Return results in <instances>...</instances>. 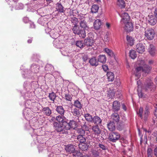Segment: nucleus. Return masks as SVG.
<instances>
[{
  "mask_svg": "<svg viewBox=\"0 0 157 157\" xmlns=\"http://www.w3.org/2000/svg\"><path fill=\"white\" fill-rule=\"evenodd\" d=\"M140 64L141 66L137 67L135 69L134 74H135L137 78H139L140 75L141 71L145 73H148L151 69V67L145 63L144 60H141L140 63H138Z\"/></svg>",
  "mask_w": 157,
  "mask_h": 157,
  "instance_id": "nucleus-1",
  "label": "nucleus"
},
{
  "mask_svg": "<svg viewBox=\"0 0 157 157\" xmlns=\"http://www.w3.org/2000/svg\"><path fill=\"white\" fill-rule=\"evenodd\" d=\"M155 88V86L152 81L150 79H147L145 83L142 86L141 91L140 93L138 92V96L139 97H144V95L143 93V91H153Z\"/></svg>",
  "mask_w": 157,
  "mask_h": 157,
  "instance_id": "nucleus-2",
  "label": "nucleus"
},
{
  "mask_svg": "<svg viewBox=\"0 0 157 157\" xmlns=\"http://www.w3.org/2000/svg\"><path fill=\"white\" fill-rule=\"evenodd\" d=\"M71 21L74 25L72 26V30L73 33L75 35L82 36L85 34V32L83 30H82L80 27L78 25V19L75 17H73L71 18Z\"/></svg>",
  "mask_w": 157,
  "mask_h": 157,
  "instance_id": "nucleus-3",
  "label": "nucleus"
},
{
  "mask_svg": "<svg viewBox=\"0 0 157 157\" xmlns=\"http://www.w3.org/2000/svg\"><path fill=\"white\" fill-rule=\"evenodd\" d=\"M65 124L56 122L53 124L55 130L58 132L63 134H66L67 133Z\"/></svg>",
  "mask_w": 157,
  "mask_h": 157,
  "instance_id": "nucleus-4",
  "label": "nucleus"
},
{
  "mask_svg": "<svg viewBox=\"0 0 157 157\" xmlns=\"http://www.w3.org/2000/svg\"><path fill=\"white\" fill-rule=\"evenodd\" d=\"M155 33L153 29L152 28H148L145 29V36L149 40H151L154 38Z\"/></svg>",
  "mask_w": 157,
  "mask_h": 157,
  "instance_id": "nucleus-5",
  "label": "nucleus"
},
{
  "mask_svg": "<svg viewBox=\"0 0 157 157\" xmlns=\"http://www.w3.org/2000/svg\"><path fill=\"white\" fill-rule=\"evenodd\" d=\"M58 27H56L53 29L51 30L48 28L45 29L46 33H49L53 38H56L58 36L59 31L56 30L58 29Z\"/></svg>",
  "mask_w": 157,
  "mask_h": 157,
  "instance_id": "nucleus-6",
  "label": "nucleus"
},
{
  "mask_svg": "<svg viewBox=\"0 0 157 157\" xmlns=\"http://www.w3.org/2000/svg\"><path fill=\"white\" fill-rule=\"evenodd\" d=\"M79 24L80 25V27L82 30H83L85 32V34H84V36H79L81 38L84 39L86 36V33L85 30H87L89 29V27L87 25V23L86 21L84 19L83 20H81L79 22Z\"/></svg>",
  "mask_w": 157,
  "mask_h": 157,
  "instance_id": "nucleus-7",
  "label": "nucleus"
},
{
  "mask_svg": "<svg viewBox=\"0 0 157 157\" xmlns=\"http://www.w3.org/2000/svg\"><path fill=\"white\" fill-rule=\"evenodd\" d=\"M120 134L119 133L117 132H112L109 134V139L110 141L115 142L120 139Z\"/></svg>",
  "mask_w": 157,
  "mask_h": 157,
  "instance_id": "nucleus-8",
  "label": "nucleus"
},
{
  "mask_svg": "<svg viewBox=\"0 0 157 157\" xmlns=\"http://www.w3.org/2000/svg\"><path fill=\"white\" fill-rule=\"evenodd\" d=\"M145 44L141 43H139L137 44L136 46V49L137 52L139 53H142L145 50Z\"/></svg>",
  "mask_w": 157,
  "mask_h": 157,
  "instance_id": "nucleus-9",
  "label": "nucleus"
},
{
  "mask_svg": "<svg viewBox=\"0 0 157 157\" xmlns=\"http://www.w3.org/2000/svg\"><path fill=\"white\" fill-rule=\"evenodd\" d=\"M120 15L122 18L121 20V22H123L124 23H125V22L129 21L130 17L127 13L124 12L121 14H120Z\"/></svg>",
  "mask_w": 157,
  "mask_h": 157,
  "instance_id": "nucleus-10",
  "label": "nucleus"
},
{
  "mask_svg": "<svg viewBox=\"0 0 157 157\" xmlns=\"http://www.w3.org/2000/svg\"><path fill=\"white\" fill-rule=\"evenodd\" d=\"M65 125L67 131L71 128H74L76 125V122L74 120H71L69 123H67H67H65Z\"/></svg>",
  "mask_w": 157,
  "mask_h": 157,
  "instance_id": "nucleus-11",
  "label": "nucleus"
},
{
  "mask_svg": "<svg viewBox=\"0 0 157 157\" xmlns=\"http://www.w3.org/2000/svg\"><path fill=\"white\" fill-rule=\"evenodd\" d=\"M124 24H125L124 29L127 32H130L133 30V26L131 22L128 21Z\"/></svg>",
  "mask_w": 157,
  "mask_h": 157,
  "instance_id": "nucleus-12",
  "label": "nucleus"
},
{
  "mask_svg": "<svg viewBox=\"0 0 157 157\" xmlns=\"http://www.w3.org/2000/svg\"><path fill=\"white\" fill-rule=\"evenodd\" d=\"M148 52L151 56H154L156 52V49L155 46L153 44H150L148 48Z\"/></svg>",
  "mask_w": 157,
  "mask_h": 157,
  "instance_id": "nucleus-13",
  "label": "nucleus"
},
{
  "mask_svg": "<svg viewBox=\"0 0 157 157\" xmlns=\"http://www.w3.org/2000/svg\"><path fill=\"white\" fill-rule=\"evenodd\" d=\"M84 45L87 46H91L94 43V40L91 38H87L84 40Z\"/></svg>",
  "mask_w": 157,
  "mask_h": 157,
  "instance_id": "nucleus-14",
  "label": "nucleus"
},
{
  "mask_svg": "<svg viewBox=\"0 0 157 157\" xmlns=\"http://www.w3.org/2000/svg\"><path fill=\"white\" fill-rule=\"evenodd\" d=\"M102 120L101 118L98 116H95L93 117L91 123H94L96 125L101 124Z\"/></svg>",
  "mask_w": 157,
  "mask_h": 157,
  "instance_id": "nucleus-15",
  "label": "nucleus"
},
{
  "mask_svg": "<svg viewBox=\"0 0 157 157\" xmlns=\"http://www.w3.org/2000/svg\"><path fill=\"white\" fill-rule=\"evenodd\" d=\"M56 120L59 123H61L63 124H65V123H67V120L64 117L60 115L56 117Z\"/></svg>",
  "mask_w": 157,
  "mask_h": 157,
  "instance_id": "nucleus-16",
  "label": "nucleus"
},
{
  "mask_svg": "<svg viewBox=\"0 0 157 157\" xmlns=\"http://www.w3.org/2000/svg\"><path fill=\"white\" fill-rule=\"evenodd\" d=\"M120 104L119 102L116 101L113 102V109L114 111H117L120 109Z\"/></svg>",
  "mask_w": 157,
  "mask_h": 157,
  "instance_id": "nucleus-17",
  "label": "nucleus"
},
{
  "mask_svg": "<svg viewBox=\"0 0 157 157\" xmlns=\"http://www.w3.org/2000/svg\"><path fill=\"white\" fill-rule=\"evenodd\" d=\"M65 150L67 152L73 153L75 151V148L73 145L69 144L66 146Z\"/></svg>",
  "mask_w": 157,
  "mask_h": 157,
  "instance_id": "nucleus-18",
  "label": "nucleus"
},
{
  "mask_svg": "<svg viewBox=\"0 0 157 157\" xmlns=\"http://www.w3.org/2000/svg\"><path fill=\"white\" fill-rule=\"evenodd\" d=\"M147 19L149 23L151 25H154L156 23V19L153 15L149 16Z\"/></svg>",
  "mask_w": 157,
  "mask_h": 157,
  "instance_id": "nucleus-19",
  "label": "nucleus"
},
{
  "mask_svg": "<svg viewBox=\"0 0 157 157\" xmlns=\"http://www.w3.org/2000/svg\"><path fill=\"white\" fill-rule=\"evenodd\" d=\"M42 111L44 114L47 116H50L52 113V110L48 107L43 108Z\"/></svg>",
  "mask_w": 157,
  "mask_h": 157,
  "instance_id": "nucleus-20",
  "label": "nucleus"
},
{
  "mask_svg": "<svg viewBox=\"0 0 157 157\" xmlns=\"http://www.w3.org/2000/svg\"><path fill=\"white\" fill-rule=\"evenodd\" d=\"M85 135H77V139L80 144H84L86 141V137Z\"/></svg>",
  "mask_w": 157,
  "mask_h": 157,
  "instance_id": "nucleus-21",
  "label": "nucleus"
},
{
  "mask_svg": "<svg viewBox=\"0 0 157 157\" xmlns=\"http://www.w3.org/2000/svg\"><path fill=\"white\" fill-rule=\"evenodd\" d=\"M71 112L74 116L77 117H79L80 116L81 112L77 108H75L73 109H71Z\"/></svg>",
  "mask_w": 157,
  "mask_h": 157,
  "instance_id": "nucleus-22",
  "label": "nucleus"
},
{
  "mask_svg": "<svg viewBox=\"0 0 157 157\" xmlns=\"http://www.w3.org/2000/svg\"><path fill=\"white\" fill-rule=\"evenodd\" d=\"M29 108H25L23 112V115L27 120H28L29 119Z\"/></svg>",
  "mask_w": 157,
  "mask_h": 157,
  "instance_id": "nucleus-23",
  "label": "nucleus"
},
{
  "mask_svg": "<svg viewBox=\"0 0 157 157\" xmlns=\"http://www.w3.org/2000/svg\"><path fill=\"white\" fill-rule=\"evenodd\" d=\"M56 9L57 11L60 13H64L65 12L64 7L59 2L56 4Z\"/></svg>",
  "mask_w": 157,
  "mask_h": 157,
  "instance_id": "nucleus-24",
  "label": "nucleus"
},
{
  "mask_svg": "<svg viewBox=\"0 0 157 157\" xmlns=\"http://www.w3.org/2000/svg\"><path fill=\"white\" fill-rule=\"evenodd\" d=\"M101 24L100 20L98 19H97L95 21L94 24V29H99L101 27Z\"/></svg>",
  "mask_w": 157,
  "mask_h": 157,
  "instance_id": "nucleus-25",
  "label": "nucleus"
},
{
  "mask_svg": "<svg viewBox=\"0 0 157 157\" xmlns=\"http://www.w3.org/2000/svg\"><path fill=\"white\" fill-rule=\"evenodd\" d=\"M107 127L110 131H112L115 129V124L113 121H110L107 124Z\"/></svg>",
  "mask_w": 157,
  "mask_h": 157,
  "instance_id": "nucleus-26",
  "label": "nucleus"
},
{
  "mask_svg": "<svg viewBox=\"0 0 157 157\" xmlns=\"http://www.w3.org/2000/svg\"><path fill=\"white\" fill-rule=\"evenodd\" d=\"M56 110L58 113L61 115H63L64 114L65 110L62 106H57Z\"/></svg>",
  "mask_w": 157,
  "mask_h": 157,
  "instance_id": "nucleus-27",
  "label": "nucleus"
},
{
  "mask_svg": "<svg viewBox=\"0 0 157 157\" xmlns=\"http://www.w3.org/2000/svg\"><path fill=\"white\" fill-rule=\"evenodd\" d=\"M92 129L94 134L97 136L99 135L101 133V130L98 125H94L92 127Z\"/></svg>",
  "mask_w": 157,
  "mask_h": 157,
  "instance_id": "nucleus-28",
  "label": "nucleus"
},
{
  "mask_svg": "<svg viewBox=\"0 0 157 157\" xmlns=\"http://www.w3.org/2000/svg\"><path fill=\"white\" fill-rule=\"evenodd\" d=\"M89 63L92 66H96L98 65V63L95 57H93L89 61Z\"/></svg>",
  "mask_w": 157,
  "mask_h": 157,
  "instance_id": "nucleus-29",
  "label": "nucleus"
},
{
  "mask_svg": "<svg viewBox=\"0 0 157 157\" xmlns=\"http://www.w3.org/2000/svg\"><path fill=\"white\" fill-rule=\"evenodd\" d=\"M111 119L115 121L118 122L119 121V116L117 113H113L111 116Z\"/></svg>",
  "mask_w": 157,
  "mask_h": 157,
  "instance_id": "nucleus-30",
  "label": "nucleus"
},
{
  "mask_svg": "<svg viewBox=\"0 0 157 157\" xmlns=\"http://www.w3.org/2000/svg\"><path fill=\"white\" fill-rule=\"evenodd\" d=\"M98 61L102 63H104L106 62V58L105 55H100L98 57Z\"/></svg>",
  "mask_w": 157,
  "mask_h": 157,
  "instance_id": "nucleus-31",
  "label": "nucleus"
},
{
  "mask_svg": "<svg viewBox=\"0 0 157 157\" xmlns=\"http://www.w3.org/2000/svg\"><path fill=\"white\" fill-rule=\"evenodd\" d=\"M29 95L28 92H27L25 94V95L24 96L25 99L26 100L25 103V108H26V107L29 108Z\"/></svg>",
  "mask_w": 157,
  "mask_h": 157,
  "instance_id": "nucleus-32",
  "label": "nucleus"
},
{
  "mask_svg": "<svg viewBox=\"0 0 157 157\" xmlns=\"http://www.w3.org/2000/svg\"><path fill=\"white\" fill-rule=\"evenodd\" d=\"M128 44L132 46L134 44V40L132 37L127 35L126 36Z\"/></svg>",
  "mask_w": 157,
  "mask_h": 157,
  "instance_id": "nucleus-33",
  "label": "nucleus"
},
{
  "mask_svg": "<svg viewBox=\"0 0 157 157\" xmlns=\"http://www.w3.org/2000/svg\"><path fill=\"white\" fill-rule=\"evenodd\" d=\"M107 76L108 80L109 81H113L114 78V75L113 73L111 72H109L107 73Z\"/></svg>",
  "mask_w": 157,
  "mask_h": 157,
  "instance_id": "nucleus-34",
  "label": "nucleus"
},
{
  "mask_svg": "<svg viewBox=\"0 0 157 157\" xmlns=\"http://www.w3.org/2000/svg\"><path fill=\"white\" fill-rule=\"evenodd\" d=\"M117 5L121 8H124L125 7V2L123 0H117Z\"/></svg>",
  "mask_w": 157,
  "mask_h": 157,
  "instance_id": "nucleus-35",
  "label": "nucleus"
},
{
  "mask_svg": "<svg viewBox=\"0 0 157 157\" xmlns=\"http://www.w3.org/2000/svg\"><path fill=\"white\" fill-rule=\"evenodd\" d=\"M84 117L86 121L92 122L93 117L91 115L88 113H86L84 114Z\"/></svg>",
  "mask_w": 157,
  "mask_h": 157,
  "instance_id": "nucleus-36",
  "label": "nucleus"
},
{
  "mask_svg": "<svg viewBox=\"0 0 157 157\" xmlns=\"http://www.w3.org/2000/svg\"><path fill=\"white\" fill-rule=\"evenodd\" d=\"M31 70L33 72L36 73L38 71L39 67L36 64H33L31 66Z\"/></svg>",
  "mask_w": 157,
  "mask_h": 157,
  "instance_id": "nucleus-37",
  "label": "nucleus"
},
{
  "mask_svg": "<svg viewBox=\"0 0 157 157\" xmlns=\"http://www.w3.org/2000/svg\"><path fill=\"white\" fill-rule=\"evenodd\" d=\"M48 97L49 99L54 102L56 97V94L54 92H52L51 93H49Z\"/></svg>",
  "mask_w": 157,
  "mask_h": 157,
  "instance_id": "nucleus-38",
  "label": "nucleus"
},
{
  "mask_svg": "<svg viewBox=\"0 0 157 157\" xmlns=\"http://www.w3.org/2000/svg\"><path fill=\"white\" fill-rule=\"evenodd\" d=\"M78 146L79 148L83 151L86 150L88 148L87 145L85 143L84 144H79Z\"/></svg>",
  "mask_w": 157,
  "mask_h": 157,
  "instance_id": "nucleus-39",
  "label": "nucleus"
},
{
  "mask_svg": "<svg viewBox=\"0 0 157 157\" xmlns=\"http://www.w3.org/2000/svg\"><path fill=\"white\" fill-rule=\"evenodd\" d=\"M129 56L132 59H135L137 56L136 52L134 50H131L129 52Z\"/></svg>",
  "mask_w": 157,
  "mask_h": 157,
  "instance_id": "nucleus-40",
  "label": "nucleus"
},
{
  "mask_svg": "<svg viewBox=\"0 0 157 157\" xmlns=\"http://www.w3.org/2000/svg\"><path fill=\"white\" fill-rule=\"evenodd\" d=\"M105 52L110 57H113L114 56L113 51L110 49L107 48H105L104 49Z\"/></svg>",
  "mask_w": 157,
  "mask_h": 157,
  "instance_id": "nucleus-41",
  "label": "nucleus"
},
{
  "mask_svg": "<svg viewBox=\"0 0 157 157\" xmlns=\"http://www.w3.org/2000/svg\"><path fill=\"white\" fill-rule=\"evenodd\" d=\"M74 105L76 107L81 109L82 107V105L80 102L78 100L75 101L74 102Z\"/></svg>",
  "mask_w": 157,
  "mask_h": 157,
  "instance_id": "nucleus-42",
  "label": "nucleus"
},
{
  "mask_svg": "<svg viewBox=\"0 0 157 157\" xmlns=\"http://www.w3.org/2000/svg\"><path fill=\"white\" fill-rule=\"evenodd\" d=\"M76 45L77 46L80 48H83L85 46L84 43L82 41H77L76 42Z\"/></svg>",
  "mask_w": 157,
  "mask_h": 157,
  "instance_id": "nucleus-43",
  "label": "nucleus"
},
{
  "mask_svg": "<svg viewBox=\"0 0 157 157\" xmlns=\"http://www.w3.org/2000/svg\"><path fill=\"white\" fill-rule=\"evenodd\" d=\"M98 7L97 5H94L92 6L91 9V11L92 13H96L98 12Z\"/></svg>",
  "mask_w": 157,
  "mask_h": 157,
  "instance_id": "nucleus-44",
  "label": "nucleus"
},
{
  "mask_svg": "<svg viewBox=\"0 0 157 157\" xmlns=\"http://www.w3.org/2000/svg\"><path fill=\"white\" fill-rule=\"evenodd\" d=\"M77 132L79 134L78 135H85V131L82 128H78L77 130Z\"/></svg>",
  "mask_w": 157,
  "mask_h": 157,
  "instance_id": "nucleus-45",
  "label": "nucleus"
},
{
  "mask_svg": "<svg viewBox=\"0 0 157 157\" xmlns=\"http://www.w3.org/2000/svg\"><path fill=\"white\" fill-rule=\"evenodd\" d=\"M73 155L74 157H82L83 156L82 154L78 151H75L73 153Z\"/></svg>",
  "mask_w": 157,
  "mask_h": 157,
  "instance_id": "nucleus-46",
  "label": "nucleus"
},
{
  "mask_svg": "<svg viewBox=\"0 0 157 157\" xmlns=\"http://www.w3.org/2000/svg\"><path fill=\"white\" fill-rule=\"evenodd\" d=\"M24 7L23 5L21 3H19L17 5L15 9L17 10H21L23 9Z\"/></svg>",
  "mask_w": 157,
  "mask_h": 157,
  "instance_id": "nucleus-47",
  "label": "nucleus"
},
{
  "mask_svg": "<svg viewBox=\"0 0 157 157\" xmlns=\"http://www.w3.org/2000/svg\"><path fill=\"white\" fill-rule=\"evenodd\" d=\"M147 157H152V152L151 148H149L147 150Z\"/></svg>",
  "mask_w": 157,
  "mask_h": 157,
  "instance_id": "nucleus-48",
  "label": "nucleus"
},
{
  "mask_svg": "<svg viewBox=\"0 0 157 157\" xmlns=\"http://www.w3.org/2000/svg\"><path fill=\"white\" fill-rule=\"evenodd\" d=\"M149 112L148 110L147 109H146L144 113V120H146L147 118L148 117Z\"/></svg>",
  "mask_w": 157,
  "mask_h": 157,
  "instance_id": "nucleus-49",
  "label": "nucleus"
},
{
  "mask_svg": "<svg viewBox=\"0 0 157 157\" xmlns=\"http://www.w3.org/2000/svg\"><path fill=\"white\" fill-rule=\"evenodd\" d=\"M143 108L142 107H140L139 109V112H137V113L139 116L141 118H143Z\"/></svg>",
  "mask_w": 157,
  "mask_h": 157,
  "instance_id": "nucleus-50",
  "label": "nucleus"
},
{
  "mask_svg": "<svg viewBox=\"0 0 157 157\" xmlns=\"http://www.w3.org/2000/svg\"><path fill=\"white\" fill-rule=\"evenodd\" d=\"M98 146L100 148L103 150H106L107 149V147L103 144H99Z\"/></svg>",
  "mask_w": 157,
  "mask_h": 157,
  "instance_id": "nucleus-51",
  "label": "nucleus"
},
{
  "mask_svg": "<svg viewBox=\"0 0 157 157\" xmlns=\"http://www.w3.org/2000/svg\"><path fill=\"white\" fill-rule=\"evenodd\" d=\"M29 73V70L27 69H25L23 71V73H22L23 77L25 78L28 75Z\"/></svg>",
  "mask_w": 157,
  "mask_h": 157,
  "instance_id": "nucleus-52",
  "label": "nucleus"
},
{
  "mask_svg": "<svg viewBox=\"0 0 157 157\" xmlns=\"http://www.w3.org/2000/svg\"><path fill=\"white\" fill-rule=\"evenodd\" d=\"M65 98L67 100L71 101L72 99V96L69 94H65Z\"/></svg>",
  "mask_w": 157,
  "mask_h": 157,
  "instance_id": "nucleus-53",
  "label": "nucleus"
},
{
  "mask_svg": "<svg viewBox=\"0 0 157 157\" xmlns=\"http://www.w3.org/2000/svg\"><path fill=\"white\" fill-rule=\"evenodd\" d=\"M92 153L94 157H97L99 155V152L96 150H93L92 151Z\"/></svg>",
  "mask_w": 157,
  "mask_h": 157,
  "instance_id": "nucleus-54",
  "label": "nucleus"
},
{
  "mask_svg": "<svg viewBox=\"0 0 157 157\" xmlns=\"http://www.w3.org/2000/svg\"><path fill=\"white\" fill-rule=\"evenodd\" d=\"M52 66L50 64H47L45 67V69L46 70L49 71L52 69Z\"/></svg>",
  "mask_w": 157,
  "mask_h": 157,
  "instance_id": "nucleus-55",
  "label": "nucleus"
},
{
  "mask_svg": "<svg viewBox=\"0 0 157 157\" xmlns=\"http://www.w3.org/2000/svg\"><path fill=\"white\" fill-rule=\"evenodd\" d=\"M82 58L83 61L86 62L88 59L87 56L86 55L84 54L82 55Z\"/></svg>",
  "mask_w": 157,
  "mask_h": 157,
  "instance_id": "nucleus-56",
  "label": "nucleus"
},
{
  "mask_svg": "<svg viewBox=\"0 0 157 157\" xmlns=\"http://www.w3.org/2000/svg\"><path fill=\"white\" fill-rule=\"evenodd\" d=\"M23 21L25 23H28L29 21V18L28 17H25L23 19Z\"/></svg>",
  "mask_w": 157,
  "mask_h": 157,
  "instance_id": "nucleus-57",
  "label": "nucleus"
},
{
  "mask_svg": "<svg viewBox=\"0 0 157 157\" xmlns=\"http://www.w3.org/2000/svg\"><path fill=\"white\" fill-rule=\"evenodd\" d=\"M28 85V84L26 82H24V89H25V90H26L27 89V88H29V86Z\"/></svg>",
  "mask_w": 157,
  "mask_h": 157,
  "instance_id": "nucleus-58",
  "label": "nucleus"
},
{
  "mask_svg": "<svg viewBox=\"0 0 157 157\" xmlns=\"http://www.w3.org/2000/svg\"><path fill=\"white\" fill-rule=\"evenodd\" d=\"M102 68H103V70L105 71H107L108 70V66L106 64L103 65L102 66Z\"/></svg>",
  "mask_w": 157,
  "mask_h": 157,
  "instance_id": "nucleus-59",
  "label": "nucleus"
},
{
  "mask_svg": "<svg viewBox=\"0 0 157 157\" xmlns=\"http://www.w3.org/2000/svg\"><path fill=\"white\" fill-rule=\"evenodd\" d=\"M36 26L33 22L30 21V28H35Z\"/></svg>",
  "mask_w": 157,
  "mask_h": 157,
  "instance_id": "nucleus-60",
  "label": "nucleus"
},
{
  "mask_svg": "<svg viewBox=\"0 0 157 157\" xmlns=\"http://www.w3.org/2000/svg\"><path fill=\"white\" fill-rule=\"evenodd\" d=\"M154 155L157 157V146H156L154 149Z\"/></svg>",
  "mask_w": 157,
  "mask_h": 157,
  "instance_id": "nucleus-61",
  "label": "nucleus"
},
{
  "mask_svg": "<svg viewBox=\"0 0 157 157\" xmlns=\"http://www.w3.org/2000/svg\"><path fill=\"white\" fill-rule=\"evenodd\" d=\"M122 109L124 111H126L127 110V108L126 105L124 103L121 104Z\"/></svg>",
  "mask_w": 157,
  "mask_h": 157,
  "instance_id": "nucleus-62",
  "label": "nucleus"
},
{
  "mask_svg": "<svg viewBox=\"0 0 157 157\" xmlns=\"http://www.w3.org/2000/svg\"><path fill=\"white\" fill-rule=\"evenodd\" d=\"M78 19L81 20H83V19L84 18V17L82 14H80L78 15Z\"/></svg>",
  "mask_w": 157,
  "mask_h": 157,
  "instance_id": "nucleus-63",
  "label": "nucleus"
},
{
  "mask_svg": "<svg viewBox=\"0 0 157 157\" xmlns=\"http://www.w3.org/2000/svg\"><path fill=\"white\" fill-rule=\"evenodd\" d=\"M83 128H84L86 130H88L89 129L88 127L86 124V123L85 122L83 126Z\"/></svg>",
  "mask_w": 157,
  "mask_h": 157,
  "instance_id": "nucleus-64",
  "label": "nucleus"
}]
</instances>
